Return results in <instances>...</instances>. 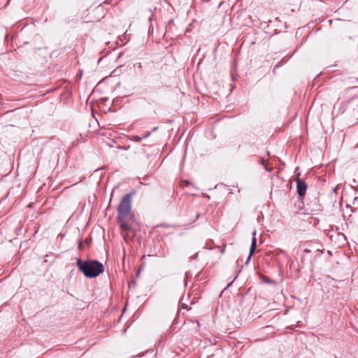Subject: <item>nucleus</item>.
Masks as SVG:
<instances>
[{
    "mask_svg": "<svg viewBox=\"0 0 358 358\" xmlns=\"http://www.w3.org/2000/svg\"><path fill=\"white\" fill-rule=\"evenodd\" d=\"M131 193L126 194L122 199L117 208L118 224L122 232L131 229L134 222V216L131 213Z\"/></svg>",
    "mask_w": 358,
    "mask_h": 358,
    "instance_id": "nucleus-1",
    "label": "nucleus"
},
{
    "mask_svg": "<svg viewBox=\"0 0 358 358\" xmlns=\"http://www.w3.org/2000/svg\"><path fill=\"white\" fill-rule=\"evenodd\" d=\"M76 266L84 276L89 278H96L104 271L103 264L97 260H82L78 258Z\"/></svg>",
    "mask_w": 358,
    "mask_h": 358,
    "instance_id": "nucleus-2",
    "label": "nucleus"
},
{
    "mask_svg": "<svg viewBox=\"0 0 358 358\" xmlns=\"http://www.w3.org/2000/svg\"><path fill=\"white\" fill-rule=\"evenodd\" d=\"M296 188L297 193L299 197H303L306 192L307 185L303 180L300 178L296 179Z\"/></svg>",
    "mask_w": 358,
    "mask_h": 358,
    "instance_id": "nucleus-3",
    "label": "nucleus"
},
{
    "mask_svg": "<svg viewBox=\"0 0 358 358\" xmlns=\"http://www.w3.org/2000/svg\"><path fill=\"white\" fill-rule=\"evenodd\" d=\"M255 235H256V231H255L253 233V238H252V243H251V245H250V256H252L255 250H256V248H257V239L255 238Z\"/></svg>",
    "mask_w": 358,
    "mask_h": 358,
    "instance_id": "nucleus-4",
    "label": "nucleus"
},
{
    "mask_svg": "<svg viewBox=\"0 0 358 358\" xmlns=\"http://www.w3.org/2000/svg\"><path fill=\"white\" fill-rule=\"evenodd\" d=\"M129 139L134 142H140L143 138L139 136H131L129 137Z\"/></svg>",
    "mask_w": 358,
    "mask_h": 358,
    "instance_id": "nucleus-5",
    "label": "nucleus"
},
{
    "mask_svg": "<svg viewBox=\"0 0 358 358\" xmlns=\"http://www.w3.org/2000/svg\"><path fill=\"white\" fill-rule=\"evenodd\" d=\"M262 280L264 282H266V283H268V284H271V283H273V284H275V281L273 280H271L269 278L266 277V276H263L262 278Z\"/></svg>",
    "mask_w": 358,
    "mask_h": 358,
    "instance_id": "nucleus-6",
    "label": "nucleus"
},
{
    "mask_svg": "<svg viewBox=\"0 0 358 358\" xmlns=\"http://www.w3.org/2000/svg\"><path fill=\"white\" fill-rule=\"evenodd\" d=\"M150 134H151V131L147 132L145 135H143L142 136L143 139H145V138H148V136H150Z\"/></svg>",
    "mask_w": 358,
    "mask_h": 358,
    "instance_id": "nucleus-7",
    "label": "nucleus"
},
{
    "mask_svg": "<svg viewBox=\"0 0 358 358\" xmlns=\"http://www.w3.org/2000/svg\"><path fill=\"white\" fill-rule=\"evenodd\" d=\"M181 308L182 309H188V306L187 304H185V303H182L181 304Z\"/></svg>",
    "mask_w": 358,
    "mask_h": 358,
    "instance_id": "nucleus-8",
    "label": "nucleus"
},
{
    "mask_svg": "<svg viewBox=\"0 0 358 358\" xmlns=\"http://www.w3.org/2000/svg\"><path fill=\"white\" fill-rule=\"evenodd\" d=\"M252 256H250V253H249V255L247 258V261H246V264H248V262H250V258H251Z\"/></svg>",
    "mask_w": 358,
    "mask_h": 358,
    "instance_id": "nucleus-9",
    "label": "nucleus"
},
{
    "mask_svg": "<svg viewBox=\"0 0 358 358\" xmlns=\"http://www.w3.org/2000/svg\"><path fill=\"white\" fill-rule=\"evenodd\" d=\"M260 162H261V164H262V165H264V163H265V159H264V158H261Z\"/></svg>",
    "mask_w": 358,
    "mask_h": 358,
    "instance_id": "nucleus-10",
    "label": "nucleus"
},
{
    "mask_svg": "<svg viewBox=\"0 0 358 358\" xmlns=\"http://www.w3.org/2000/svg\"><path fill=\"white\" fill-rule=\"evenodd\" d=\"M303 252H304V253H308V252H310V250H309V249H307V248H306V249H305V250H303Z\"/></svg>",
    "mask_w": 358,
    "mask_h": 358,
    "instance_id": "nucleus-11",
    "label": "nucleus"
},
{
    "mask_svg": "<svg viewBox=\"0 0 358 358\" xmlns=\"http://www.w3.org/2000/svg\"><path fill=\"white\" fill-rule=\"evenodd\" d=\"M225 251V246L221 250V253L224 254Z\"/></svg>",
    "mask_w": 358,
    "mask_h": 358,
    "instance_id": "nucleus-12",
    "label": "nucleus"
},
{
    "mask_svg": "<svg viewBox=\"0 0 358 358\" xmlns=\"http://www.w3.org/2000/svg\"><path fill=\"white\" fill-rule=\"evenodd\" d=\"M197 257V253L194 254V255L192 256V259H196Z\"/></svg>",
    "mask_w": 358,
    "mask_h": 358,
    "instance_id": "nucleus-13",
    "label": "nucleus"
},
{
    "mask_svg": "<svg viewBox=\"0 0 358 358\" xmlns=\"http://www.w3.org/2000/svg\"><path fill=\"white\" fill-rule=\"evenodd\" d=\"M130 148V145L124 148V150H127Z\"/></svg>",
    "mask_w": 358,
    "mask_h": 358,
    "instance_id": "nucleus-14",
    "label": "nucleus"
},
{
    "mask_svg": "<svg viewBox=\"0 0 358 358\" xmlns=\"http://www.w3.org/2000/svg\"><path fill=\"white\" fill-rule=\"evenodd\" d=\"M124 147H123V146H120V145L117 146V148H118V149H121V150H124Z\"/></svg>",
    "mask_w": 358,
    "mask_h": 358,
    "instance_id": "nucleus-15",
    "label": "nucleus"
},
{
    "mask_svg": "<svg viewBox=\"0 0 358 358\" xmlns=\"http://www.w3.org/2000/svg\"><path fill=\"white\" fill-rule=\"evenodd\" d=\"M123 236H124V241H127V234H124Z\"/></svg>",
    "mask_w": 358,
    "mask_h": 358,
    "instance_id": "nucleus-16",
    "label": "nucleus"
},
{
    "mask_svg": "<svg viewBox=\"0 0 358 358\" xmlns=\"http://www.w3.org/2000/svg\"><path fill=\"white\" fill-rule=\"evenodd\" d=\"M157 129H158V127H155V128L152 129V131H157Z\"/></svg>",
    "mask_w": 358,
    "mask_h": 358,
    "instance_id": "nucleus-17",
    "label": "nucleus"
},
{
    "mask_svg": "<svg viewBox=\"0 0 358 358\" xmlns=\"http://www.w3.org/2000/svg\"><path fill=\"white\" fill-rule=\"evenodd\" d=\"M200 214L199 213H197L196 214V218H198L199 217Z\"/></svg>",
    "mask_w": 358,
    "mask_h": 358,
    "instance_id": "nucleus-18",
    "label": "nucleus"
},
{
    "mask_svg": "<svg viewBox=\"0 0 358 358\" xmlns=\"http://www.w3.org/2000/svg\"><path fill=\"white\" fill-rule=\"evenodd\" d=\"M196 324H197V327H199V322H196Z\"/></svg>",
    "mask_w": 358,
    "mask_h": 358,
    "instance_id": "nucleus-19",
    "label": "nucleus"
},
{
    "mask_svg": "<svg viewBox=\"0 0 358 358\" xmlns=\"http://www.w3.org/2000/svg\"><path fill=\"white\" fill-rule=\"evenodd\" d=\"M105 2H108V3H109V1H108V0H106V1H105Z\"/></svg>",
    "mask_w": 358,
    "mask_h": 358,
    "instance_id": "nucleus-20",
    "label": "nucleus"
},
{
    "mask_svg": "<svg viewBox=\"0 0 358 358\" xmlns=\"http://www.w3.org/2000/svg\"><path fill=\"white\" fill-rule=\"evenodd\" d=\"M105 2H108V3H109V1H108V0H106V1H105Z\"/></svg>",
    "mask_w": 358,
    "mask_h": 358,
    "instance_id": "nucleus-21",
    "label": "nucleus"
},
{
    "mask_svg": "<svg viewBox=\"0 0 358 358\" xmlns=\"http://www.w3.org/2000/svg\"><path fill=\"white\" fill-rule=\"evenodd\" d=\"M357 82L358 83V78H356Z\"/></svg>",
    "mask_w": 358,
    "mask_h": 358,
    "instance_id": "nucleus-22",
    "label": "nucleus"
}]
</instances>
